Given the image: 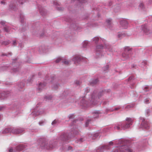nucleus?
I'll list each match as a JSON object with an SVG mask.
<instances>
[{"instance_id": "nucleus-10", "label": "nucleus", "mask_w": 152, "mask_h": 152, "mask_svg": "<svg viewBox=\"0 0 152 152\" xmlns=\"http://www.w3.org/2000/svg\"><path fill=\"white\" fill-rule=\"evenodd\" d=\"M24 146L23 145H19L16 147V150L20 151L24 149Z\"/></svg>"}, {"instance_id": "nucleus-22", "label": "nucleus", "mask_w": 152, "mask_h": 152, "mask_svg": "<svg viewBox=\"0 0 152 152\" xmlns=\"http://www.w3.org/2000/svg\"><path fill=\"white\" fill-rule=\"evenodd\" d=\"M149 100L148 99H146L145 100V104H148L149 103Z\"/></svg>"}, {"instance_id": "nucleus-3", "label": "nucleus", "mask_w": 152, "mask_h": 152, "mask_svg": "<svg viewBox=\"0 0 152 152\" xmlns=\"http://www.w3.org/2000/svg\"><path fill=\"white\" fill-rule=\"evenodd\" d=\"M126 150L128 152H132V150L128 148L126 145H122L117 147L115 151V152H124Z\"/></svg>"}, {"instance_id": "nucleus-33", "label": "nucleus", "mask_w": 152, "mask_h": 152, "mask_svg": "<svg viewBox=\"0 0 152 152\" xmlns=\"http://www.w3.org/2000/svg\"><path fill=\"white\" fill-rule=\"evenodd\" d=\"M9 44V42H5L4 43V44L5 45H7Z\"/></svg>"}, {"instance_id": "nucleus-25", "label": "nucleus", "mask_w": 152, "mask_h": 152, "mask_svg": "<svg viewBox=\"0 0 152 152\" xmlns=\"http://www.w3.org/2000/svg\"><path fill=\"white\" fill-rule=\"evenodd\" d=\"M54 4L56 5H59V4L56 1H54Z\"/></svg>"}, {"instance_id": "nucleus-15", "label": "nucleus", "mask_w": 152, "mask_h": 152, "mask_svg": "<svg viewBox=\"0 0 152 152\" xmlns=\"http://www.w3.org/2000/svg\"><path fill=\"white\" fill-rule=\"evenodd\" d=\"M98 82V80L97 79H95L94 80L91 82V84L95 85Z\"/></svg>"}, {"instance_id": "nucleus-18", "label": "nucleus", "mask_w": 152, "mask_h": 152, "mask_svg": "<svg viewBox=\"0 0 152 152\" xmlns=\"http://www.w3.org/2000/svg\"><path fill=\"white\" fill-rule=\"evenodd\" d=\"M106 48L109 51H112V49L110 46H108L106 47Z\"/></svg>"}, {"instance_id": "nucleus-13", "label": "nucleus", "mask_w": 152, "mask_h": 152, "mask_svg": "<svg viewBox=\"0 0 152 152\" xmlns=\"http://www.w3.org/2000/svg\"><path fill=\"white\" fill-rule=\"evenodd\" d=\"M45 86V84L42 83H40L39 86V90L41 89V88Z\"/></svg>"}, {"instance_id": "nucleus-20", "label": "nucleus", "mask_w": 152, "mask_h": 152, "mask_svg": "<svg viewBox=\"0 0 152 152\" xmlns=\"http://www.w3.org/2000/svg\"><path fill=\"white\" fill-rule=\"evenodd\" d=\"M90 121V120H88L87 121L86 123V126H87L89 124V122Z\"/></svg>"}, {"instance_id": "nucleus-9", "label": "nucleus", "mask_w": 152, "mask_h": 152, "mask_svg": "<svg viewBox=\"0 0 152 152\" xmlns=\"http://www.w3.org/2000/svg\"><path fill=\"white\" fill-rule=\"evenodd\" d=\"M142 126L146 129L149 128V125L148 123L145 121H143L142 123Z\"/></svg>"}, {"instance_id": "nucleus-49", "label": "nucleus", "mask_w": 152, "mask_h": 152, "mask_svg": "<svg viewBox=\"0 0 152 152\" xmlns=\"http://www.w3.org/2000/svg\"><path fill=\"white\" fill-rule=\"evenodd\" d=\"M147 88V87H145V88Z\"/></svg>"}, {"instance_id": "nucleus-35", "label": "nucleus", "mask_w": 152, "mask_h": 152, "mask_svg": "<svg viewBox=\"0 0 152 152\" xmlns=\"http://www.w3.org/2000/svg\"><path fill=\"white\" fill-rule=\"evenodd\" d=\"M113 142H109V145H113Z\"/></svg>"}, {"instance_id": "nucleus-32", "label": "nucleus", "mask_w": 152, "mask_h": 152, "mask_svg": "<svg viewBox=\"0 0 152 152\" xmlns=\"http://www.w3.org/2000/svg\"><path fill=\"white\" fill-rule=\"evenodd\" d=\"M13 150L12 148H10L9 149V152H12Z\"/></svg>"}, {"instance_id": "nucleus-46", "label": "nucleus", "mask_w": 152, "mask_h": 152, "mask_svg": "<svg viewBox=\"0 0 152 152\" xmlns=\"http://www.w3.org/2000/svg\"><path fill=\"white\" fill-rule=\"evenodd\" d=\"M2 108L0 107V110H1Z\"/></svg>"}, {"instance_id": "nucleus-27", "label": "nucleus", "mask_w": 152, "mask_h": 152, "mask_svg": "<svg viewBox=\"0 0 152 152\" xmlns=\"http://www.w3.org/2000/svg\"><path fill=\"white\" fill-rule=\"evenodd\" d=\"M57 123V121L56 120H54L53 121L52 123V125H53L54 124L56 123Z\"/></svg>"}, {"instance_id": "nucleus-42", "label": "nucleus", "mask_w": 152, "mask_h": 152, "mask_svg": "<svg viewBox=\"0 0 152 152\" xmlns=\"http://www.w3.org/2000/svg\"><path fill=\"white\" fill-rule=\"evenodd\" d=\"M1 4H4V3L3 1H1Z\"/></svg>"}, {"instance_id": "nucleus-23", "label": "nucleus", "mask_w": 152, "mask_h": 152, "mask_svg": "<svg viewBox=\"0 0 152 152\" xmlns=\"http://www.w3.org/2000/svg\"><path fill=\"white\" fill-rule=\"evenodd\" d=\"M99 39V38L98 37H95L94 38V40L95 41V42H96L98 41Z\"/></svg>"}, {"instance_id": "nucleus-40", "label": "nucleus", "mask_w": 152, "mask_h": 152, "mask_svg": "<svg viewBox=\"0 0 152 152\" xmlns=\"http://www.w3.org/2000/svg\"><path fill=\"white\" fill-rule=\"evenodd\" d=\"M10 7L12 8V9H14V7H11V5H10Z\"/></svg>"}, {"instance_id": "nucleus-1", "label": "nucleus", "mask_w": 152, "mask_h": 152, "mask_svg": "<svg viewBox=\"0 0 152 152\" xmlns=\"http://www.w3.org/2000/svg\"><path fill=\"white\" fill-rule=\"evenodd\" d=\"M126 121L127 122L126 123L125 125L122 126V124L120 123L118 125L115 126L114 127V129L117 130H120L121 129V127L122 129L124 130L129 127L132 125L133 120H132L131 118H126Z\"/></svg>"}, {"instance_id": "nucleus-45", "label": "nucleus", "mask_w": 152, "mask_h": 152, "mask_svg": "<svg viewBox=\"0 0 152 152\" xmlns=\"http://www.w3.org/2000/svg\"><path fill=\"white\" fill-rule=\"evenodd\" d=\"M96 117L97 116H98V114H96Z\"/></svg>"}, {"instance_id": "nucleus-17", "label": "nucleus", "mask_w": 152, "mask_h": 152, "mask_svg": "<svg viewBox=\"0 0 152 152\" xmlns=\"http://www.w3.org/2000/svg\"><path fill=\"white\" fill-rule=\"evenodd\" d=\"M144 31L145 33H146L147 34H148L149 33V30L147 28L145 29L144 30Z\"/></svg>"}, {"instance_id": "nucleus-29", "label": "nucleus", "mask_w": 152, "mask_h": 152, "mask_svg": "<svg viewBox=\"0 0 152 152\" xmlns=\"http://www.w3.org/2000/svg\"><path fill=\"white\" fill-rule=\"evenodd\" d=\"M84 140L83 138H80L79 140L78 141L80 142H82Z\"/></svg>"}, {"instance_id": "nucleus-36", "label": "nucleus", "mask_w": 152, "mask_h": 152, "mask_svg": "<svg viewBox=\"0 0 152 152\" xmlns=\"http://www.w3.org/2000/svg\"><path fill=\"white\" fill-rule=\"evenodd\" d=\"M79 83H80V82L79 81H76V83L77 84H79Z\"/></svg>"}, {"instance_id": "nucleus-19", "label": "nucleus", "mask_w": 152, "mask_h": 152, "mask_svg": "<svg viewBox=\"0 0 152 152\" xmlns=\"http://www.w3.org/2000/svg\"><path fill=\"white\" fill-rule=\"evenodd\" d=\"M63 59H61L60 57L58 58L56 61V63H58L59 61H60L61 60L62 61Z\"/></svg>"}, {"instance_id": "nucleus-26", "label": "nucleus", "mask_w": 152, "mask_h": 152, "mask_svg": "<svg viewBox=\"0 0 152 152\" xmlns=\"http://www.w3.org/2000/svg\"><path fill=\"white\" fill-rule=\"evenodd\" d=\"M93 100H94V99H93ZM94 101H93H93H90V103L91 104H92L94 105H95L96 104L94 102Z\"/></svg>"}, {"instance_id": "nucleus-30", "label": "nucleus", "mask_w": 152, "mask_h": 152, "mask_svg": "<svg viewBox=\"0 0 152 152\" xmlns=\"http://www.w3.org/2000/svg\"><path fill=\"white\" fill-rule=\"evenodd\" d=\"M143 3H141L139 5V6L141 8H142V7H143Z\"/></svg>"}, {"instance_id": "nucleus-11", "label": "nucleus", "mask_w": 152, "mask_h": 152, "mask_svg": "<svg viewBox=\"0 0 152 152\" xmlns=\"http://www.w3.org/2000/svg\"><path fill=\"white\" fill-rule=\"evenodd\" d=\"M62 62L65 65H68L69 63V61L66 59H63Z\"/></svg>"}, {"instance_id": "nucleus-12", "label": "nucleus", "mask_w": 152, "mask_h": 152, "mask_svg": "<svg viewBox=\"0 0 152 152\" xmlns=\"http://www.w3.org/2000/svg\"><path fill=\"white\" fill-rule=\"evenodd\" d=\"M125 34L124 33H119L118 35V37L119 38H121L125 36Z\"/></svg>"}, {"instance_id": "nucleus-39", "label": "nucleus", "mask_w": 152, "mask_h": 152, "mask_svg": "<svg viewBox=\"0 0 152 152\" xmlns=\"http://www.w3.org/2000/svg\"><path fill=\"white\" fill-rule=\"evenodd\" d=\"M106 68H107V69H108V67H109V66H108V65H107L106 66Z\"/></svg>"}, {"instance_id": "nucleus-14", "label": "nucleus", "mask_w": 152, "mask_h": 152, "mask_svg": "<svg viewBox=\"0 0 152 152\" xmlns=\"http://www.w3.org/2000/svg\"><path fill=\"white\" fill-rule=\"evenodd\" d=\"M112 19H109L106 20V23H107L108 25H109L111 24Z\"/></svg>"}, {"instance_id": "nucleus-2", "label": "nucleus", "mask_w": 152, "mask_h": 152, "mask_svg": "<svg viewBox=\"0 0 152 152\" xmlns=\"http://www.w3.org/2000/svg\"><path fill=\"white\" fill-rule=\"evenodd\" d=\"M24 130L22 129L14 128H9L5 129L3 132V133H7L9 132H12L14 134H18L23 132Z\"/></svg>"}, {"instance_id": "nucleus-6", "label": "nucleus", "mask_w": 152, "mask_h": 152, "mask_svg": "<svg viewBox=\"0 0 152 152\" xmlns=\"http://www.w3.org/2000/svg\"><path fill=\"white\" fill-rule=\"evenodd\" d=\"M131 49L128 47L125 48V52L122 54V56L125 59H127L129 57V55L126 54V53L127 51H129Z\"/></svg>"}, {"instance_id": "nucleus-21", "label": "nucleus", "mask_w": 152, "mask_h": 152, "mask_svg": "<svg viewBox=\"0 0 152 152\" xmlns=\"http://www.w3.org/2000/svg\"><path fill=\"white\" fill-rule=\"evenodd\" d=\"M45 98L47 99L50 100L52 98V97L51 96H49L48 97V96H45Z\"/></svg>"}, {"instance_id": "nucleus-47", "label": "nucleus", "mask_w": 152, "mask_h": 152, "mask_svg": "<svg viewBox=\"0 0 152 152\" xmlns=\"http://www.w3.org/2000/svg\"><path fill=\"white\" fill-rule=\"evenodd\" d=\"M1 116L0 115V119H1Z\"/></svg>"}, {"instance_id": "nucleus-44", "label": "nucleus", "mask_w": 152, "mask_h": 152, "mask_svg": "<svg viewBox=\"0 0 152 152\" xmlns=\"http://www.w3.org/2000/svg\"><path fill=\"white\" fill-rule=\"evenodd\" d=\"M40 12L41 14L42 15V12L40 11Z\"/></svg>"}, {"instance_id": "nucleus-24", "label": "nucleus", "mask_w": 152, "mask_h": 152, "mask_svg": "<svg viewBox=\"0 0 152 152\" xmlns=\"http://www.w3.org/2000/svg\"><path fill=\"white\" fill-rule=\"evenodd\" d=\"M74 117V115L73 114L69 116V118L70 119Z\"/></svg>"}, {"instance_id": "nucleus-7", "label": "nucleus", "mask_w": 152, "mask_h": 152, "mask_svg": "<svg viewBox=\"0 0 152 152\" xmlns=\"http://www.w3.org/2000/svg\"><path fill=\"white\" fill-rule=\"evenodd\" d=\"M60 139L63 141H66L69 140V137L67 136V134H65L61 136Z\"/></svg>"}, {"instance_id": "nucleus-5", "label": "nucleus", "mask_w": 152, "mask_h": 152, "mask_svg": "<svg viewBox=\"0 0 152 152\" xmlns=\"http://www.w3.org/2000/svg\"><path fill=\"white\" fill-rule=\"evenodd\" d=\"M104 46L102 45H97L96 47V53H100L102 52V50L104 48Z\"/></svg>"}, {"instance_id": "nucleus-4", "label": "nucleus", "mask_w": 152, "mask_h": 152, "mask_svg": "<svg viewBox=\"0 0 152 152\" xmlns=\"http://www.w3.org/2000/svg\"><path fill=\"white\" fill-rule=\"evenodd\" d=\"M128 24V23L126 20H122L120 22V27H121L122 28H126Z\"/></svg>"}, {"instance_id": "nucleus-8", "label": "nucleus", "mask_w": 152, "mask_h": 152, "mask_svg": "<svg viewBox=\"0 0 152 152\" xmlns=\"http://www.w3.org/2000/svg\"><path fill=\"white\" fill-rule=\"evenodd\" d=\"M81 58L79 56H76L72 59L73 61L75 64L79 63L81 60Z\"/></svg>"}, {"instance_id": "nucleus-43", "label": "nucleus", "mask_w": 152, "mask_h": 152, "mask_svg": "<svg viewBox=\"0 0 152 152\" xmlns=\"http://www.w3.org/2000/svg\"><path fill=\"white\" fill-rule=\"evenodd\" d=\"M45 143L43 142V143L42 144V145H43L44 144L45 145Z\"/></svg>"}, {"instance_id": "nucleus-34", "label": "nucleus", "mask_w": 152, "mask_h": 152, "mask_svg": "<svg viewBox=\"0 0 152 152\" xmlns=\"http://www.w3.org/2000/svg\"><path fill=\"white\" fill-rule=\"evenodd\" d=\"M16 42L15 41H13V45H16Z\"/></svg>"}, {"instance_id": "nucleus-37", "label": "nucleus", "mask_w": 152, "mask_h": 152, "mask_svg": "<svg viewBox=\"0 0 152 152\" xmlns=\"http://www.w3.org/2000/svg\"><path fill=\"white\" fill-rule=\"evenodd\" d=\"M53 148V146H50L48 148L49 149H51V148Z\"/></svg>"}, {"instance_id": "nucleus-16", "label": "nucleus", "mask_w": 152, "mask_h": 152, "mask_svg": "<svg viewBox=\"0 0 152 152\" xmlns=\"http://www.w3.org/2000/svg\"><path fill=\"white\" fill-rule=\"evenodd\" d=\"M88 44V42L87 41H85L83 42V47L84 48H85L86 46Z\"/></svg>"}, {"instance_id": "nucleus-38", "label": "nucleus", "mask_w": 152, "mask_h": 152, "mask_svg": "<svg viewBox=\"0 0 152 152\" xmlns=\"http://www.w3.org/2000/svg\"><path fill=\"white\" fill-rule=\"evenodd\" d=\"M120 109V108L119 107H118V108H116L115 109V110H118L119 109Z\"/></svg>"}, {"instance_id": "nucleus-31", "label": "nucleus", "mask_w": 152, "mask_h": 152, "mask_svg": "<svg viewBox=\"0 0 152 152\" xmlns=\"http://www.w3.org/2000/svg\"><path fill=\"white\" fill-rule=\"evenodd\" d=\"M4 29L5 31L6 32H8V31L7 28L6 27H5L4 28Z\"/></svg>"}, {"instance_id": "nucleus-41", "label": "nucleus", "mask_w": 152, "mask_h": 152, "mask_svg": "<svg viewBox=\"0 0 152 152\" xmlns=\"http://www.w3.org/2000/svg\"><path fill=\"white\" fill-rule=\"evenodd\" d=\"M1 24H2V25H3L4 24V22H1Z\"/></svg>"}, {"instance_id": "nucleus-48", "label": "nucleus", "mask_w": 152, "mask_h": 152, "mask_svg": "<svg viewBox=\"0 0 152 152\" xmlns=\"http://www.w3.org/2000/svg\"><path fill=\"white\" fill-rule=\"evenodd\" d=\"M14 72H16V71H15V70H14Z\"/></svg>"}, {"instance_id": "nucleus-28", "label": "nucleus", "mask_w": 152, "mask_h": 152, "mask_svg": "<svg viewBox=\"0 0 152 152\" xmlns=\"http://www.w3.org/2000/svg\"><path fill=\"white\" fill-rule=\"evenodd\" d=\"M73 133L76 134H78V132L77 130H75L73 132Z\"/></svg>"}]
</instances>
